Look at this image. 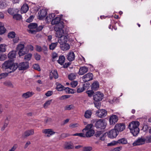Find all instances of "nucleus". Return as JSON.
<instances>
[{
  "instance_id": "30",
  "label": "nucleus",
  "mask_w": 151,
  "mask_h": 151,
  "mask_svg": "<svg viewBox=\"0 0 151 151\" xmlns=\"http://www.w3.org/2000/svg\"><path fill=\"white\" fill-rule=\"evenodd\" d=\"M86 135L87 137H90L93 135L94 134V131L93 130H90L87 131H86Z\"/></svg>"
},
{
  "instance_id": "17",
  "label": "nucleus",
  "mask_w": 151,
  "mask_h": 151,
  "mask_svg": "<svg viewBox=\"0 0 151 151\" xmlns=\"http://www.w3.org/2000/svg\"><path fill=\"white\" fill-rule=\"evenodd\" d=\"M99 88V84L97 81L94 82L91 86V88L92 90L96 91Z\"/></svg>"
},
{
  "instance_id": "19",
  "label": "nucleus",
  "mask_w": 151,
  "mask_h": 151,
  "mask_svg": "<svg viewBox=\"0 0 151 151\" xmlns=\"http://www.w3.org/2000/svg\"><path fill=\"white\" fill-rule=\"evenodd\" d=\"M37 27V24L35 23H31L28 26V28L30 29V31L33 34H35L36 32L35 30H32V29L36 28Z\"/></svg>"
},
{
  "instance_id": "9",
  "label": "nucleus",
  "mask_w": 151,
  "mask_h": 151,
  "mask_svg": "<svg viewBox=\"0 0 151 151\" xmlns=\"http://www.w3.org/2000/svg\"><path fill=\"white\" fill-rule=\"evenodd\" d=\"M18 68L19 70H25L29 68V63L27 62H23L20 63Z\"/></svg>"
},
{
  "instance_id": "51",
  "label": "nucleus",
  "mask_w": 151,
  "mask_h": 151,
  "mask_svg": "<svg viewBox=\"0 0 151 151\" xmlns=\"http://www.w3.org/2000/svg\"><path fill=\"white\" fill-rule=\"evenodd\" d=\"M78 84V82L77 81H72L70 83V85L71 87L73 88H75L77 86Z\"/></svg>"
},
{
  "instance_id": "28",
  "label": "nucleus",
  "mask_w": 151,
  "mask_h": 151,
  "mask_svg": "<svg viewBox=\"0 0 151 151\" xmlns=\"http://www.w3.org/2000/svg\"><path fill=\"white\" fill-rule=\"evenodd\" d=\"M25 44V43L24 42H20L17 46L16 48V50L19 52V51L22 50L24 48Z\"/></svg>"
},
{
  "instance_id": "34",
  "label": "nucleus",
  "mask_w": 151,
  "mask_h": 151,
  "mask_svg": "<svg viewBox=\"0 0 151 151\" xmlns=\"http://www.w3.org/2000/svg\"><path fill=\"white\" fill-rule=\"evenodd\" d=\"M65 60V58L63 56H60L58 60V62L60 64L62 65L64 62Z\"/></svg>"
},
{
  "instance_id": "25",
  "label": "nucleus",
  "mask_w": 151,
  "mask_h": 151,
  "mask_svg": "<svg viewBox=\"0 0 151 151\" xmlns=\"http://www.w3.org/2000/svg\"><path fill=\"white\" fill-rule=\"evenodd\" d=\"M60 44V47L62 50H66L69 49L70 45L69 44L66 43H62V44Z\"/></svg>"
},
{
  "instance_id": "22",
  "label": "nucleus",
  "mask_w": 151,
  "mask_h": 151,
  "mask_svg": "<svg viewBox=\"0 0 151 151\" xmlns=\"http://www.w3.org/2000/svg\"><path fill=\"white\" fill-rule=\"evenodd\" d=\"M75 58V54L73 52H70L67 55V59L69 61H73Z\"/></svg>"
},
{
  "instance_id": "7",
  "label": "nucleus",
  "mask_w": 151,
  "mask_h": 151,
  "mask_svg": "<svg viewBox=\"0 0 151 151\" xmlns=\"http://www.w3.org/2000/svg\"><path fill=\"white\" fill-rule=\"evenodd\" d=\"M107 113V111L106 110L101 109L97 111L96 114L99 118H103L106 116Z\"/></svg>"
},
{
  "instance_id": "24",
  "label": "nucleus",
  "mask_w": 151,
  "mask_h": 151,
  "mask_svg": "<svg viewBox=\"0 0 151 151\" xmlns=\"http://www.w3.org/2000/svg\"><path fill=\"white\" fill-rule=\"evenodd\" d=\"M29 9V7L27 4H24L22 6L21 9V13L22 14L26 13Z\"/></svg>"
},
{
  "instance_id": "6",
  "label": "nucleus",
  "mask_w": 151,
  "mask_h": 151,
  "mask_svg": "<svg viewBox=\"0 0 151 151\" xmlns=\"http://www.w3.org/2000/svg\"><path fill=\"white\" fill-rule=\"evenodd\" d=\"M93 77V76L92 73H88L83 76L82 78L83 81L84 82H86L92 80Z\"/></svg>"
},
{
  "instance_id": "44",
  "label": "nucleus",
  "mask_w": 151,
  "mask_h": 151,
  "mask_svg": "<svg viewBox=\"0 0 151 151\" xmlns=\"http://www.w3.org/2000/svg\"><path fill=\"white\" fill-rule=\"evenodd\" d=\"M16 35V34L14 32L12 31L9 32L8 35V37L9 38H14Z\"/></svg>"
},
{
  "instance_id": "56",
  "label": "nucleus",
  "mask_w": 151,
  "mask_h": 151,
  "mask_svg": "<svg viewBox=\"0 0 151 151\" xmlns=\"http://www.w3.org/2000/svg\"><path fill=\"white\" fill-rule=\"evenodd\" d=\"M92 150L91 147H85L83 148V151H90Z\"/></svg>"
},
{
  "instance_id": "8",
  "label": "nucleus",
  "mask_w": 151,
  "mask_h": 151,
  "mask_svg": "<svg viewBox=\"0 0 151 151\" xmlns=\"http://www.w3.org/2000/svg\"><path fill=\"white\" fill-rule=\"evenodd\" d=\"M119 133L114 129H113L109 131L107 133L108 136L109 137L113 139L115 138Z\"/></svg>"
},
{
  "instance_id": "42",
  "label": "nucleus",
  "mask_w": 151,
  "mask_h": 151,
  "mask_svg": "<svg viewBox=\"0 0 151 151\" xmlns=\"http://www.w3.org/2000/svg\"><path fill=\"white\" fill-rule=\"evenodd\" d=\"M32 55L31 53H28L24 56V59L26 61H29L31 58Z\"/></svg>"
},
{
  "instance_id": "52",
  "label": "nucleus",
  "mask_w": 151,
  "mask_h": 151,
  "mask_svg": "<svg viewBox=\"0 0 151 151\" xmlns=\"http://www.w3.org/2000/svg\"><path fill=\"white\" fill-rule=\"evenodd\" d=\"M4 85L10 86L11 87H13V86L12 83L10 81H6L4 83Z\"/></svg>"
},
{
  "instance_id": "37",
  "label": "nucleus",
  "mask_w": 151,
  "mask_h": 151,
  "mask_svg": "<svg viewBox=\"0 0 151 151\" xmlns=\"http://www.w3.org/2000/svg\"><path fill=\"white\" fill-rule=\"evenodd\" d=\"M93 125L91 124H88L86 125L85 128L83 129V131L84 132L85 131L92 130L91 129Z\"/></svg>"
},
{
  "instance_id": "2",
  "label": "nucleus",
  "mask_w": 151,
  "mask_h": 151,
  "mask_svg": "<svg viewBox=\"0 0 151 151\" xmlns=\"http://www.w3.org/2000/svg\"><path fill=\"white\" fill-rule=\"evenodd\" d=\"M139 123L138 121H133L129 124L128 128L134 136H136L139 133V129L138 127Z\"/></svg>"
},
{
  "instance_id": "62",
  "label": "nucleus",
  "mask_w": 151,
  "mask_h": 151,
  "mask_svg": "<svg viewBox=\"0 0 151 151\" xmlns=\"http://www.w3.org/2000/svg\"><path fill=\"white\" fill-rule=\"evenodd\" d=\"M70 96L69 95H65L62 96L60 99L61 100L69 98L70 97Z\"/></svg>"
},
{
  "instance_id": "11",
  "label": "nucleus",
  "mask_w": 151,
  "mask_h": 151,
  "mask_svg": "<svg viewBox=\"0 0 151 151\" xmlns=\"http://www.w3.org/2000/svg\"><path fill=\"white\" fill-rule=\"evenodd\" d=\"M43 133L47 134L46 136L49 137L51 136L54 134L55 132H54L52 129H45L42 130Z\"/></svg>"
},
{
  "instance_id": "60",
  "label": "nucleus",
  "mask_w": 151,
  "mask_h": 151,
  "mask_svg": "<svg viewBox=\"0 0 151 151\" xmlns=\"http://www.w3.org/2000/svg\"><path fill=\"white\" fill-rule=\"evenodd\" d=\"M33 68L38 71L40 70V69L39 65L37 64H35L33 65Z\"/></svg>"
},
{
  "instance_id": "49",
  "label": "nucleus",
  "mask_w": 151,
  "mask_h": 151,
  "mask_svg": "<svg viewBox=\"0 0 151 151\" xmlns=\"http://www.w3.org/2000/svg\"><path fill=\"white\" fill-rule=\"evenodd\" d=\"M52 101V100H50L46 101L44 104L43 107L44 108H47L48 106L51 104Z\"/></svg>"
},
{
  "instance_id": "18",
  "label": "nucleus",
  "mask_w": 151,
  "mask_h": 151,
  "mask_svg": "<svg viewBox=\"0 0 151 151\" xmlns=\"http://www.w3.org/2000/svg\"><path fill=\"white\" fill-rule=\"evenodd\" d=\"M58 76L57 72L56 70H54L50 72V78L51 80H52L53 78L55 79H57L58 78Z\"/></svg>"
},
{
  "instance_id": "63",
  "label": "nucleus",
  "mask_w": 151,
  "mask_h": 151,
  "mask_svg": "<svg viewBox=\"0 0 151 151\" xmlns=\"http://www.w3.org/2000/svg\"><path fill=\"white\" fill-rule=\"evenodd\" d=\"M70 136V134H69L68 133H63L61 134V137L62 138H64L69 136Z\"/></svg>"
},
{
  "instance_id": "12",
  "label": "nucleus",
  "mask_w": 151,
  "mask_h": 151,
  "mask_svg": "<svg viewBox=\"0 0 151 151\" xmlns=\"http://www.w3.org/2000/svg\"><path fill=\"white\" fill-rule=\"evenodd\" d=\"M146 139L142 137L138 139L135 141L133 143V145L134 146L144 144L145 143Z\"/></svg>"
},
{
  "instance_id": "31",
  "label": "nucleus",
  "mask_w": 151,
  "mask_h": 151,
  "mask_svg": "<svg viewBox=\"0 0 151 151\" xmlns=\"http://www.w3.org/2000/svg\"><path fill=\"white\" fill-rule=\"evenodd\" d=\"M16 52L15 51L12 50L8 54V57L9 58L13 59L16 57Z\"/></svg>"
},
{
  "instance_id": "46",
  "label": "nucleus",
  "mask_w": 151,
  "mask_h": 151,
  "mask_svg": "<svg viewBox=\"0 0 151 151\" xmlns=\"http://www.w3.org/2000/svg\"><path fill=\"white\" fill-rule=\"evenodd\" d=\"M7 58L6 55L4 54L0 53V61H3Z\"/></svg>"
},
{
  "instance_id": "33",
  "label": "nucleus",
  "mask_w": 151,
  "mask_h": 151,
  "mask_svg": "<svg viewBox=\"0 0 151 151\" xmlns=\"http://www.w3.org/2000/svg\"><path fill=\"white\" fill-rule=\"evenodd\" d=\"M77 74L75 73H71L68 75V77L69 79L72 81L76 79Z\"/></svg>"
},
{
  "instance_id": "38",
  "label": "nucleus",
  "mask_w": 151,
  "mask_h": 151,
  "mask_svg": "<svg viewBox=\"0 0 151 151\" xmlns=\"http://www.w3.org/2000/svg\"><path fill=\"white\" fill-rule=\"evenodd\" d=\"M74 106L73 104L66 105L64 107V109L65 110H70L73 109L74 108Z\"/></svg>"
},
{
  "instance_id": "3",
  "label": "nucleus",
  "mask_w": 151,
  "mask_h": 151,
  "mask_svg": "<svg viewBox=\"0 0 151 151\" xmlns=\"http://www.w3.org/2000/svg\"><path fill=\"white\" fill-rule=\"evenodd\" d=\"M64 27V23L61 22L58 25H56L54 27V30L56 32L55 36L60 38L62 37L64 34V31L63 29Z\"/></svg>"
},
{
  "instance_id": "45",
  "label": "nucleus",
  "mask_w": 151,
  "mask_h": 151,
  "mask_svg": "<svg viewBox=\"0 0 151 151\" xmlns=\"http://www.w3.org/2000/svg\"><path fill=\"white\" fill-rule=\"evenodd\" d=\"M64 87L61 84H59L57 85L56 88L58 91H62L64 89Z\"/></svg>"
},
{
  "instance_id": "54",
  "label": "nucleus",
  "mask_w": 151,
  "mask_h": 151,
  "mask_svg": "<svg viewBox=\"0 0 151 151\" xmlns=\"http://www.w3.org/2000/svg\"><path fill=\"white\" fill-rule=\"evenodd\" d=\"M92 90L87 91H86V93L88 94L89 97H91L92 96L94 93V91Z\"/></svg>"
},
{
  "instance_id": "48",
  "label": "nucleus",
  "mask_w": 151,
  "mask_h": 151,
  "mask_svg": "<svg viewBox=\"0 0 151 151\" xmlns=\"http://www.w3.org/2000/svg\"><path fill=\"white\" fill-rule=\"evenodd\" d=\"M8 73H5L0 74V80L4 78L8 75Z\"/></svg>"
},
{
  "instance_id": "64",
  "label": "nucleus",
  "mask_w": 151,
  "mask_h": 151,
  "mask_svg": "<svg viewBox=\"0 0 151 151\" xmlns=\"http://www.w3.org/2000/svg\"><path fill=\"white\" fill-rule=\"evenodd\" d=\"M53 92L52 91H47L45 94L47 96H50L52 94Z\"/></svg>"
},
{
  "instance_id": "27",
  "label": "nucleus",
  "mask_w": 151,
  "mask_h": 151,
  "mask_svg": "<svg viewBox=\"0 0 151 151\" xmlns=\"http://www.w3.org/2000/svg\"><path fill=\"white\" fill-rule=\"evenodd\" d=\"M58 40V42L60 44L66 43L67 41V38L66 36L63 35Z\"/></svg>"
},
{
  "instance_id": "47",
  "label": "nucleus",
  "mask_w": 151,
  "mask_h": 151,
  "mask_svg": "<svg viewBox=\"0 0 151 151\" xmlns=\"http://www.w3.org/2000/svg\"><path fill=\"white\" fill-rule=\"evenodd\" d=\"M85 84H84L83 85V87L77 88V92L78 93H80L83 92L85 90Z\"/></svg>"
},
{
  "instance_id": "15",
  "label": "nucleus",
  "mask_w": 151,
  "mask_h": 151,
  "mask_svg": "<svg viewBox=\"0 0 151 151\" xmlns=\"http://www.w3.org/2000/svg\"><path fill=\"white\" fill-rule=\"evenodd\" d=\"M38 14L39 19H42L47 15V12L45 10L43 9L39 12Z\"/></svg>"
},
{
  "instance_id": "61",
  "label": "nucleus",
  "mask_w": 151,
  "mask_h": 151,
  "mask_svg": "<svg viewBox=\"0 0 151 151\" xmlns=\"http://www.w3.org/2000/svg\"><path fill=\"white\" fill-rule=\"evenodd\" d=\"M79 124L77 123L72 124L70 125L69 127H70L73 128L78 127Z\"/></svg>"
},
{
  "instance_id": "41",
  "label": "nucleus",
  "mask_w": 151,
  "mask_h": 151,
  "mask_svg": "<svg viewBox=\"0 0 151 151\" xmlns=\"http://www.w3.org/2000/svg\"><path fill=\"white\" fill-rule=\"evenodd\" d=\"M13 18L17 20H20L22 18V16L19 14H15L13 16Z\"/></svg>"
},
{
  "instance_id": "16",
  "label": "nucleus",
  "mask_w": 151,
  "mask_h": 151,
  "mask_svg": "<svg viewBox=\"0 0 151 151\" xmlns=\"http://www.w3.org/2000/svg\"><path fill=\"white\" fill-rule=\"evenodd\" d=\"M34 94V93L32 91H28L25 93H23L22 97L24 99H27L31 97Z\"/></svg>"
},
{
  "instance_id": "58",
  "label": "nucleus",
  "mask_w": 151,
  "mask_h": 151,
  "mask_svg": "<svg viewBox=\"0 0 151 151\" xmlns=\"http://www.w3.org/2000/svg\"><path fill=\"white\" fill-rule=\"evenodd\" d=\"M17 147V145L16 144H14L13 146L8 151H14Z\"/></svg>"
},
{
  "instance_id": "36",
  "label": "nucleus",
  "mask_w": 151,
  "mask_h": 151,
  "mask_svg": "<svg viewBox=\"0 0 151 151\" xmlns=\"http://www.w3.org/2000/svg\"><path fill=\"white\" fill-rule=\"evenodd\" d=\"M117 144H126L127 143V140L124 138H122L118 140L117 141Z\"/></svg>"
},
{
  "instance_id": "21",
  "label": "nucleus",
  "mask_w": 151,
  "mask_h": 151,
  "mask_svg": "<svg viewBox=\"0 0 151 151\" xmlns=\"http://www.w3.org/2000/svg\"><path fill=\"white\" fill-rule=\"evenodd\" d=\"M61 18L60 17H56L55 18L53 19L51 23L52 25L57 24L58 25L61 22Z\"/></svg>"
},
{
  "instance_id": "14",
  "label": "nucleus",
  "mask_w": 151,
  "mask_h": 151,
  "mask_svg": "<svg viewBox=\"0 0 151 151\" xmlns=\"http://www.w3.org/2000/svg\"><path fill=\"white\" fill-rule=\"evenodd\" d=\"M88 68L85 66L81 67L80 68L78 74L80 75H82L88 71Z\"/></svg>"
},
{
  "instance_id": "32",
  "label": "nucleus",
  "mask_w": 151,
  "mask_h": 151,
  "mask_svg": "<svg viewBox=\"0 0 151 151\" xmlns=\"http://www.w3.org/2000/svg\"><path fill=\"white\" fill-rule=\"evenodd\" d=\"M28 50L25 47L18 52V54L19 56H23L28 52Z\"/></svg>"
},
{
  "instance_id": "53",
  "label": "nucleus",
  "mask_w": 151,
  "mask_h": 151,
  "mask_svg": "<svg viewBox=\"0 0 151 151\" xmlns=\"http://www.w3.org/2000/svg\"><path fill=\"white\" fill-rule=\"evenodd\" d=\"M42 51L45 55H47V54L48 50L47 47L45 45L43 46L42 48Z\"/></svg>"
},
{
  "instance_id": "29",
  "label": "nucleus",
  "mask_w": 151,
  "mask_h": 151,
  "mask_svg": "<svg viewBox=\"0 0 151 151\" xmlns=\"http://www.w3.org/2000/svg\"><path fill=\"white\" fill-rule=\"evenodd\" d=\"M92 114V111L91 110H86L85 112L84 116L86 118L89 119L91 117Z\"/></svg>"
},
{
  "instance_id": "26",
  "label": "nucleus",
  "mask_w": 151,
  "mask_h": 151,
  "mask_svg": "<svg viewBox=\"0 0 151 151\" xmlns=\"http://www.w3.org/2000/svg\"><path fill=\"white\" fill-rule=\"evenodd\" d=\"M19 11L17 9L9 8L8 10V13L11 15L14 16V14H17Z\"/></svg>"
},
{
  "instance_id": "55",
  "label": "nucleus",
  "mask_w": 151,
  "mask_h": 151,
  "mask_svg": "<svg viewBox=\"0 0 151 151\" xmlns=\"http://www.w3.org/2000/svg\"><path fill=\"white\" fill-rule=\"evenodd\" d=\"M94 103L95 105V106L96 107L97 109H99L101 106V104L100 103L97 102V101H96L94 102Z\"/></svg>"
},
{
  "instance_id": "20",
  "label": "nucleus",
  "mask_w": 151,
  "mask_h": 151,
  "mask_svg": "<svg viewBox=\"0 0 151 151\" xmlns=\"http://www.w3.org/2000/svg\"><path fill=\"white\" fill-rule=\"evenodd\" d=\"M34 134V131L33 129H31L25 131L23 134L24 137H27Z\"/></svg>"
},
{
  "instance_id": "35",
  "label": "nucleus",
  "mask_w": 151,
  "mask_h": 151,
  "mask_svg": "<svg viewBox=\"0 0 151 151\" xmlns=\"http://www.w3.org/2000/svg\"><path fill=\"white\" fill-rule=\"evenodd\" d=\"M58 42L52 43L49 45V49L50 50H54L58 44Z\"/></svg>"
},
{
  "instance_id": "59",
  "label": "nucleus",
  "mask_w": 151,
  "mask_h": 151,
  "mask_svg": "<svg viewBox=\"0 0 151 151\" xmlns=\"http://www.w3.org/2000/svg\"><path fill=\"white\" fill-rule=\"evenodd\" d=\"M117 141H113L110 143H109L107 144V146H112L115 145L117 144Z\"/></svg>"
},
{
  "instance_id": "57",
  "label": "nucleus",
  "mask_w": 151,
  "mask_h": 151,
  "mask_svg": "<svg viewBox=\"0 0 151 151\" xmlns=\"http://www.w3.org/2000/svg\"><path fill=\"white\" fill-rule=\"evenodd\" d=\"M73 136H78L80 137H85V136L84 134L82 133H76L73 135Z\"/></svg>"
},
{
  "instance_id": "39",
  "label": "nucleus",
  "mask_w": 151,
  "mask_h": 151,
  "mask_svg": "<svg viewBox=\"0 0 151 151\" xmlns=\"http://www.w3.org/2000/svg\"><path fill=\"white\" fill-rule=\"evenodd\" d=\"M6 3L5 1L4 0H1L0 1V8L3 9L6 7Z\"/></svg>"
},
{
  "instance_id": "50",
  "label": "nucleus",
  "mask_w": 151,
  "mask_h": 151,
  "mask_svg": "<svg viewBox=\"0 0 151 151\" xmlns=\"http://www.w3.org/2000/svg\"><path fill=\"white\" fill-rule=\"evenodd\" d=\"M58 54L56 53L55 52H54L52 53V61H55L56 59V58H58Z\"/></svg>"
},
{
  "instance_id": "5",
  "label": "nucleus",
  "mask_w": 151,
  "mask_h": 151,
  "mask_svg": "<svg viewBox=\"0 0 151 151\" xmlns=\"http://www.w3.org/2000/svg\"><path fill=\"white\" fill-rule=\"evenodd\" d=\"M104 96L103 93L99 91L96 92L93 96V100L95 101H99L102 100Z\"/></svg>"
},
{
  "instance_id": "40",
  "label": "nucleus",
  "mask_w": 151,
  "mask_h": 151,
  "mask_svg": "<svg viewBox=\"0 0 151 151\" xmlns=\"http://www.w3.org/2000/svg\"><path fill=\"white\" fill-rule=\"evenodd\" d=\"M6 45L4 44L0 45V52H4L6 51Z\"/></svg>"
},
{
  "instance_id": "1",
  "label": "nucleus",
  "mask_w": 151,
  "mask_h": 151,
  "mask_svg": "<svg viewBox=\"0 0 151 151\" xmlns=\"http://www.w3.org/2000/svg\"><path fill=\"white\" fill-rule=\"evenodd\" d=\"M2 68L5 70L9 71L8 73L14 72L18 68V64L12 60H9L5 61L2 65Z\"/></svg>"
},
{
  "instance_id": "13",
  "label": "nucleus",
  "mask_w": 151,
  "mask_h": 151,
  "mask_svg": "<svg viewBox=\"0 0 151 151\" xmlns=\"http://www.w3.org/2000/svg\"><path fill=\"white\" fill-rule=\"evenodd\" d=\"M118 120V117L115 115H114L111 116L109 119L110 124H114L115 123L117 122Z\"/></svg>"
},
{
  "instance_id": "43",
  "label": "nucleus",
  "mask_w": 151,
  "mask_h": 151,
  "mask_svg": "<svg viewBox=\"0 0 151 151\" xmlns=\"http://www.w3.org/2000/svg\"><path fill=\"white\" fill-rule=\"evenodd\" d=\"M65 90L66 91H68V93L73 94L76 92V90L74 89L70 88L68 87L65 88Z\"/></svg>"
},
{
  "instance_id": "4",
  "label": "nucleus",
  "mask_w": 151,
  "mask_h": 151,
  "mask_svg": "<svg viewBox=\"0 0 151 151\" xmlns=\"http://www.w3.org/2000/svg\"><path fill=\"white\" fill-rule=\"evenodd\" d=\"M106 124L107 123L105 120L99 119L95 123V126L97 128L104 129L105 128Z\"/></svg>"
},
{
  "instance_id": "23",
  "label": "nucleus",
  "mask_w": 151,
  "mask_h": 151,
  "mask_svg": "<svg viewBox=\"0 0 151 151\" xmlns=\"http://www.w3.org/2000/svg\"><path fill=\"white\" fill-rule=\"evenodd\" d=\"M55 13H52L47 16L46 18V21L47 23L52 22V19L55 17Z\"/></svg>"
},
{
  "instance_id": "10",
  "label": "nucleus",
  "mask_w": 151,
  "mask_h": 151,
  "mask_svg": "<svg viewBox=\"0 0 151 151\" xmlns=\"http://www.w3.org/2000/svg\"><path fill=\"white\" fill-rule=\"evenodd\" d=\"M125 126L124 124L119 123L116 124L114 129L118 132V133L119 132L122 131L125 129Z\"/></svg>"
}]
</instances>
